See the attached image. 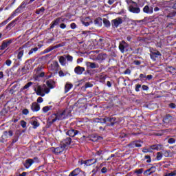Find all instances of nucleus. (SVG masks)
Masks as SVG:
<instances>
[{
    "label": "nucleus",
    "mask_w": 176,
    "mask_h": 176,
    "mask_svg": "<svg viewBox=\"0 0 176 176\" xmlns=\"http://www.w3.org/2000/svg\"><path fill=\"white\" fill-rule=\"evenodd\" d=\"M71 142H72V139L71 138H66L63 140L59 146L58 147H52V151L54 155H60L64 152L67 149L69 145H71Z\"/></svg>",
    "instance_id": "f257e3e1"
},
{
    "label": "nucleus",
    "mask_w": 176,
    "mask_h": 176,
    "mask_svg": "<svg viewBox=\"0 0 176 176\" xmlns=\"http://www.w3.org/2000/svg\"><path fill=\"white\" fill-rule=\"evenodd\" d=\"M56 115V120H64V119H67L68 116H71V111L67 109L63 111L57 112Z\"/></svg>",
    "instance_id": "f03ea898"
},
{
    "label": "nucleus",
    "mask_w": 176,
    "mask_h": 176,
    "mask_svg": "<svg viewBox=\"0 0 176 176\" xmlns=\"http://www.w3.org/2000/svg\"><path fill=\"white\" fill-rule=\"evenodd\" d=\"M31 64H32V60L29 59L25 62V65L21 69H18V72H22L21 75H25L30 72L31 68Z\"/></svg>",
    "instance_id": "7ed1b4c3"
},
{
    "label": "nucleus",
    "mask_w": 176,
    "mask_h": 176,
    "mask_svg": "<svg viewBox=\"0 0 176 176\" xmlns=\"http://www.w3.org/2000/svg\"><path fill=\"white\" fill-rule=\"evenodd\" d=\"M119 50L121 52V53H126L127 52H133V49L129 45L126 41H122L121 43L119 44Z\"/></svg>",
    "instance_id": "20e7f679"
},
{
    "label": "nucleus",
    "mask_w": 176,
    "mask_h": 176,
    "mask_svg": "<svg viewBox=\"0 0 176 176\" xmlns=\"http://www.w3.org/2000/svg\"><path fill=\"white\" fill-rule=\"evenodd\" d=\"M10 137H13V131L9 130L3 131V135L0 138V142L5 144L6 139L10 138Z\"/></svg>",
    "instance_id": "39448f33"
},
{
    "label": "nucleus",
    "mask_w": 176,
    "mask_h": 176,
    "mask_svg": "<svg viewBox=\"0 0 176 176\" xmlns=\"http://www.w3.org/2000/svg\"><path fill=\"white\" fill-rule=\"evenodd\" d=\"M19 52L16 56L17 60H19V62L15 63V65L12 67V69H16L17 67H20V61H22L23 56H24V50H23V47H19Z\"/></svg>",
    "instance_id": "423d86ee"
},
{
    "label": "nucleus",
    "mask_w": 176,
    "mask_h": 176,
    "mask_svg": "<svg viewBox=\"0 0 176 176\" xmlns=\"http://www.w3.org/2000/svg\"><path fill=\"white\" fill-rule=\"evenodd\" d=\"M98 162V160L97 158H92L87 160H81L80 162V164H85L86 167H89L90 166H93V164H96Z\"/></svg>",
    "instance_id": "0eeeda50"
},
{
    "label": "nucleus",
    "mask_w": 176,
    "mask_h": 176,
    "mask_svg": "<svg viewBox=\"0 0 176 176\" xmlns=\"http://www.w3.org/2000/svg\"><path fill=\"white\" fill-rule=\"evenodd\" d=\"M174 118L171 116V114H166L164 118H163V123L164 127H168L170 124H171V122H173V120Z\"/></svg>",
    "instance_id": "6e6552de"
},
{
    "label": "nucleus",
    "mask_w": 176,
    "mask_h": 176,
    "mask_svg": "<svg viewBox=\"0 0 176 176\" xmlns=\"http://www.w3.org/2000/svg\"><path fill=\"white\" fill-rule=\"evenodd\" d=\"M68 176H86V174L82 169L76 168L73 170Z\"/></svg>",
    "instance_id": "1a4fd4ad"
},
{
    "label": "nucleus",
    "mask_w": 176,
    "mask_h": 176,
    "mask_svg": "<svg viewBox=\"0 0 176 176\" xmlns=\"http://www.w3.org/2000/svg\"><path fill=\"white\" fill-rule=\"evenodd\" d=\"M36 160H38L37 157H34V159L28 158L23 163V164L25 168L28 169L30 167H31L33 163H35Z\"/></svg>",
    "instance_id": "9d476101"
},
{
    "label": "nucleus",
    "mask_w": 176,
    "mask_h": 176,
    "mask_svg": "<svg viewBox=\"0 0 176 176\" xmlns=\"http://www.w3.org/2000/svg\"><path fill=\"white\" fill-rule=\"evenodd\" d=\"M126 146L129 148L130 149H133V148H141L142 146V144H141V141L140 140H134L131 142H129Z\"/></svg>",
    "instance_id": "9b49d317"
},
{
    "label": "nucleus",
    "mask_w": 176,
    "mask_h": 176,
    "mask_svg": "<svg viewBox=\"0 0 176 176\" xmlns=\"http://www.w3.org/2000/svg\"><path fill=\"white\" fill-rule=\"evenodd\" d=\"M57 122V116L56 113H53L48 118V120L47 122V126L50 127L53 123Z\"/></svg>",
    "instance_id": "f8f14e48"
},
{
    "label": "nucleus",
    "mask_w": 176,
    "mask_h": 176,
    "mask_svg": "<svg viewBox=\"0 0 176 176\" xmlns=\"http://www.w3.org/2000/svg\"><path fill=\"white\" fill-rule=\"evenodd\" d=\"M13 42H14V39L12 38L3 41L1 43V45H0V50H5V49L11 45V43H13Z\"/></svg>",
    "instance_id": "ddd939ff"
},
{
    "label": "nucleus",
    "mask_w": 176,
    "mask_h": 176,
    "mask_svg": "<svg viewBox=\"0 0 176 176\" xmlns=\"http://www.w3.org/2000/svg\"><path fill=\"white\" fill-rule=\"evenodd\" d=\"M25 9V6H23L22 3L12 13V16L16 17L17 14L21 13L23 10Z\"/></svg>",
    "instance_id": "4468645a"
},
{
    "label": "nucleus",
    "mask_w": 176,
    "mask_h": 176,
    "mask_svg": "<svg viewBox=\"0 0 176 176\" xmlns=\"http://www.w3.org/2000/svg\"><path fill=\"white\" fill-rule=\"evenodd\" d=\"M25 9V6H23L22 3L12 13V16L16 17L17 14L21 13L23 10Z\"/></svg>",
    "instance_id": "2eb2a0df"
},
{
    "label": "nucleus",
    "mask_w": 176,
    "mask_h": 176,
    "mask_svg": "<svg viewBox=\"0 0 176 176\" xmlns=\"http://www.w3.org/2000/svg\"><path fill=\"white\" fill-rule=\"evenodd\" d=\"M63 46H64V43L58 44L54 46H50L48 48L45 49L44 50V52L45 53H50V52H52V50H54V49H58V47H63Z\"/></svg>",
    "instance_id": "dca6fc26"
},
{
    "label": "nucleus",
    "mask_w": 176,
    "mask_h": 176,
    "mask_svg": "<svg viewBox=\"0 0 176 176\" xmlns=\"http://www.w3.org/2000/svg\"><path fill=\"white\" fill-rule=\"evenodd\" d=\"M79 134H80V132L76 129H70L66 132V135H69V137L72 138H74L75 135H78Z\"/></svg>",
    "instance_id": "f3484780"
},
{
    "label": "nucleus",
    "mask_w": 176,
    "mask_h": 176,
    "mask_svg": "<svg viewBox=\"0 0 176 176\" xmlns=\"http://www.w3.org/2000/svg\"><path fill=\"white\" fill-rule=\"evenodd\" d=\"M107 120L109 122L107 126L111 127H113V126H115V124L117 123L116 118L115 117H107Z\"/></svg>",
    "instance_id": "a211bd4d"
},
{
    "label": "nucleus",
    "mask_w": 176,
    "mask_h": 176,
    "mask_svg": "<svg viewBox=\"0 0 176 176\" xmlns=\"http://www.w3.org/2000/svg\"><path fill=\"white\" fill-rule=\"evenodd\" d=\"M123 23V19H122L121 18H118L116 19H113L111 21V24L113 27H119V25H120V24Z\"/></svg>",
    "instance_id": "6ab92c4d"
},
{
    "label": "nucleus",
    "mask_w": 176,
    "mask_h": 176,
    "mask_svg": "<svg viewBox=\"0 0 176 176\" xmlns=\"http://www.w3.org/2000/svg\"><path fill=\"white\" fill-rule=\"evenodd\" d=\"M159 56H162V54L159 51L151 52L150 56L153 61H156V58H159Z\"/></svg>",
    "instance_id": "aec40b11"
},
{
    "label": "nucleus",
    "mask_w": 176,
    "mask_h": 176,
    "mask_svg": "<svg viewBox=\"0 0 176 176\" xmlns=\"http://www.w3.org/2000/svg\"><path fill=\"white\" fill-rule=\"evenodd\" d=\"M34 91L37 96H41V97H45V93H43V88H42V86L38 85L37 89L34 88Z\"/></svg>",
    "instance_id": "412c9836"
},
{
    "label": "nucleus",
    "mask_w": 176,
    "mask_h": 176,
    "mask_svg": "<svg viewBox=\"0 0 176 176\" xmlns=\"http://www.w3.org/2000/svg\"><path fill=\"white\" fill-rule=\"evenodd\" d=\"M30 108L32 112H38V111H41V105L36 102L32 103Z\"/></svg>",
    "instance_id": "4be33fe9"
},
{
    "label": "nucleus",
    "mask_w": 176,
    "mask_h": 176,
    "mask_svg": "<svg viewBox=\"0 0 176 176\" xmlns=\"http://www.w3.org/2000/svg\"><path fill=\"white\" fill-rule=\"evenodd\" d=\"M85 71L86 69L83 67L77 66L74 68V72L76 75H82Z\"/></svg>",
    "instance_id": "5701e85b"
},
{
    "label": "nucleus",
    "mask_w": 176,
    "mask_h": 176,
    "mask_svg": "<svg viewBox=\"0 0 176 176\" xmlns=\"http://www.w3.org/2000/svg\"><path fill=\"white\" fill-rule=\"evenodd\" d=\"M30 124L33 126V129H38V127H39L40 126V124L38 122V119H36L34 117L32 118V120L30 121Z\"/></svg>",
    "instance_id": "b1692460"
},
{
    "label": "nucleus",
    "mask_w": 176,
    "mask_h": 176,
    "mask_svg": "<svg viewBox=\"0 0 176 176\" xmlns=\"http://www.w3.org/2000/svg\"><path fill=\"white\" fill-rule=\"evenodd\" d=\"M143 12L144 13H146V14H152L153 13V8L146 5L143 8Z\"/></svg>",
    "instance_id": "393cba45"
},
{
    "label": "nucleus",
    "mask_w": 176,
    "mask_h": 176,
    "mask_svg": "<svg viewBox=\"0 0 176 176\" xmlns=\"http://www.w3.org/2000/svg\"><path fill=\"white\" fill-rule=\"evenodd\" d=\"M129 11L131 12V13L138 14V13H140V12H141V9H140V8H138V7H134L133 6H129Z\"/></svg>",
    "instance_id": "a878e982"
},
{
    "label": "nucleus",
    "mask_w": 176,
    "mask_h": 176,
    "mask_svg": "<svg viewBox=\"0 0 176 176\" xmlns=\"http://www.w3.org/2000/svg\"><path fill=\"white\" fill-rule=\"evenodd\" d=\"M58 60L60 65H62L63 67L67 65V59L65 58V56H59Z\"/></svg>",
    "instance_id": "bb28decb"
},
{
    "label": "nucleus",
    "mask_w": 176,
    "mask_h": 176,
    "mask_svg": "<svg viewBox=\"0 0 176 176\" xmlns=\"http://www.w3.org/2000/svg\"><path fill=\"white\" fill-rule=\"evenodd\" d=\"M60 20L61 18H57L56 19L54 20L51 23L50 29L52 30V28H54L56 25H58V24H60Z\"/></svg>",
    "instance_id": "cd10ccee"
},
{
    "label": "nucleus",
    "mask_w": 176,
    "mask_h": 176,
    "mask_svg": "<svg viewBox=\"0 0 176 176\" xmlns=\"http://www.w3.org/2000/svg\"><path fill=\"white\" fill-rule=\"evenodd\" d=\"M94 23L96 27H101L102 25V19L98 17L94 21Z\"/></svg>",
    "instance_id": "c85d7f7f"
},
{
    "label": "nucleus",
    "mask_w": 176,
    "mask_h": 176,
    "mask_svg": "<svg viewBox=\"0 0 176 176\" xmlns=\"http://www.w3.org/2000/svg\"><path fill=\"white\" fill-rule=\"evenodd\" d=\"M82 24L85 27H89L90 24H93V21H91V19L89 17H87L84 21H82Z\"/></svg>",
    "instance_id": "c756f323"
},
{
    "label": "nucleus",
    "mask_w": 176,
    "mask_h": 176,
    "mask_svg": "<svg viewBox=\"0 0 176 176\" xmlns=\"http://www.w3.org/2000/svg\"><path fill=\"white\" fill-rule=\"evenodd\" d=\"M46 85L49 89H54V85H56V82L53 80H48L46 81Z\"/></svg>",
    "instance_id": "7c9ffc66"
},
{
    "label": "nucleus",
    "mask_w": 176,
    "mask_h": 176,
    "mask_svg": "<svg viewBox=\"0 0 176 176\" xmlns=\"http://www.w3.org/2000/svg\"><path fill=\"white\" fill-rule=\"evenodd\" d=\"M107 57H108V55H107V54H99L97 56V60H98V61H104V60L107 59Z\"/></svg>",
    "instance_id": "2f4dec72"
},
{
    "label": "nucleus",
    "mask_w": 176,
    "mask_h": 176,
    "mask_svg": "<svg viewBox=\"0 0 176 176\" xmlns=\"http://www.w3.org/2000/svg\"><path fill=\"white\" fill-rule=\"evenodd\" d=\"M14 16H13V14H11V15L6 20L3 21V22H1L0 23V28L1 27H3L4 25H6V24L8 23V21H10V20H12V19H14Z\"/></svg>",
    "instance_id": "473e14b6"
},
{
    "label": "nucleus",
    "mask_w": 176,
    "mask_h": 176,
    "mask_svg": "<svg viewBox=\"0 0 176 176\" xmlns=\"http://www.w3.org/2000/svg\"><path fill=\"white\" fill-rule=\"evenodd\" d=\"M19 21V18H16L14 20L11 21L7 26L6 29L8 30V28H12L16 25V23Z\"/></svg>",
    "instance_id": "72a5a7b5"
},
{
    "label": "nucleus",
    "mask_w": 176,
    "mask_h": 176,
    "mask_svg": "<svg viewBox=\"0 0 176 176\" xmlns=\"http://www.w3.org/2000/svg\"><path fill=\"white\" fill-rule=\"evenodd\" d=\"M74 87V85L67 82L66 85H65V93H68L69 90H71Z\"/></svg>",
    "instance_id": "f704fd0d"
},
{
    "label": "nucleus",
    "mask_w": 176,
    "mask_h": 176,
    "mask_svg": "<svg viewBox=\"0 0 176 176\" xmlns=\"http://www.w3.org/2000/svg\"><path fill=\"white\" fill-rule=\"evenodd\" d=\"M137 80H140V82H145L146 80V75L140 74L139 78L135 80V82H137Z\"/></svg>",
    "instance_id": "c9c22d12"
},
{
    "label": "nucleus",
    "mask_w": 176,
    "mask_h": 176,
    "mask_svg": "<svg viewBox=\"0 0 176 176\" xmlns=\"http://www.w3.org/2000/svg\"><path fill=\"white\" fill-rule=\"evenodd\" d=\"M87 66L89 67V68H91V69L99 68V67H100L98 65V64H96V63H91V62H87Z\"/></svg>",
    "instance_id": "e433bc0d"
},
{
    "label": "nucleus",
    "mask_w": 176,
    "mask_h": 176,
    "mask_svg": "<svg viewBox=\"0 0 176 176\" xmlns=\"http://www.w3.org/2000/svg\"><path fill=\"white\" fill-rule=\"evenodd\" d=\"M152 168H155V167L151 166L150 168L146 170L144 172V175H151L153 174V173H155V171H152Z\"/></svg>",
    "instance_id": "4c0bfd02"
},
{
    "label": "nucleus",
    "mask_w": 176,
    "mask_h": 176,
    "mask_svg": "<svg viewBox=\"0 0 176 176\" xmlns=\"http://www.w3.org/2000/svg\"><path fill=\"white\" fill-rule=\"evenodd\" d=\"M103 24L107 28H109V27H111V22L107 18L103 19Z\"/></svg>",
    "instance_id": "58836bf2"
},
{
    "label": "nucleus",
    "mask_w": 176,
    "mask_h": 176,
    "mask_svg": "<svg viewBox=\"0 0 176 176\" xmlns=\"http://www.w3.org/2000/svg\"><path fill=\"white\" fill-rule=\"evenodd\" d=\"M35 13L36 14H40L41 16H42V14L45 13V7H41V8L37 9Z\"/></svg>",
    "instance_id": "ea45409f"
},
{
    "label": "nucleus",
    "mask_w": 176,
    "mask_h": 176,
    "mask_svg": "<svg viewBox=\"0 0 176 176\" xmlns=\"http://www.w3.org/2000/svg\"><path fill=\"white\" fill-rule=\"evenodd\" d=\"M52 106H45L43 107L42 110L44 113H47V112H49L50 109H52Z\"/></svg>",
    "instance_id": "a19ab883"
},
{
    "label": "nucleus",
    "mask_w": 176,
    "mask_h": 176,
    "mask_svg": "<svg viewBox=\"0 0 176 176\" xmlns=\"http://www.w3.org/2000/svg\"><path fill=\"white\" fill-rule=\"evenodd\" d=\"M65 58L67 59V61H69V63H72V61H74V57H72V56L68 54V55H64Z\"/></svg>",
    "instance_id": "79ce46f5"
},
{
    "label": "nucleus",
    "mask_w": 176,
    "mask_h": 176,
    "mask_svg": "<svg viewBox=\"0 0 176 176\" xmlns=\"http://www.w3.org/2000/svg\"><path fill=\"white\" fill-rule=\"evenodd\" d=\"M167 71L170 74H174V72H175V68L173 67V66H169L167 67Z\"/></svg>",
    "instance_id": "37998d69"
},
{
    "label": "nucleus",
    "mask_w": 176,
    "mask_h": 176,
    "mask_svg": "<svg viewBox=\"0 0 176 176\" xmlns=\"http://www.w3.org/2000/svg\"><path fill=\"white\" fill-rule=\"evenodd\" d=\"M97 120H100V121H98L97 122L98 123H107V117H105L104 118H96Z\"/></svg>",
    "instance_id": "c03bdc74"
},
{
    "label": "nucleus",
    "mask_w": 176,
    "mask_h": 176,
    "mask_svg": "<svg viewBox=\"0 0 176 176\" xmlns=\"http://www.w3.org/2000/svg\"><path fill=\"white\" fill-rule=\"evenodd\" d=\"M30 86H32V82H28L26 85L23 86L22 90H25L26 89L30 87Z\"/></svg>",
    "instance_id": "a18cd8bd"
},
{
    "label": "nucleus",
    "mask_w": 176,
    "mask_h": 176,
    "mask_svg": "<svg viewBox=\"0 0 176 176\" xmlns=\"http://www.w3.org/2000/svg\"><path fill=\"white\" fill-rule=\"evenodd\" d=\"M157 160H160L161 159H163V153L162 152L157 153Z\"/></svg>",
    "instance_id": "49530a36"
},
{
    "label": "nucleus",
    "mask_w": 176,
    "mask_h": 176,
    "mask_svg": "<svg viewBox=\"0 0 176 176\" xmlns=\"http://www.w3.org/2000/svg\"><path fill=\"white\" fill-rule=\"evenodd\" d=\"M35 52H38V47L32 48L28 52L29 56H31V54H32Z\"/></svg>",
    "instance_id": "de8ad7c7"
},
{
    "label": "nucleus",
    "mask_w": 176,
    "mask_h": 176,
    "mask_svg": "<svg viewBox=\"0 0 176 176\" xmlns=\"http://www.w3.org/2000/svg\"><path fill=\"white\" fill-rule=\"evenodd\" d=\"M100 170V167L96 166L91 171L93 175H96L97 173H98V170Z\"/></svg>",
    "instance_id": "09e8293b"
},
{
    "label": "nucleus",
    "mask_w": 176,
    "mask_h": 176,
    "mask_svg": "<svg viewBox=\"0 0 176 176\" xmlns=\"http://www.w3.org/2000/svg\"><path fill=\"white\" fill-rule=\"evenodd\" d=\"M45 76V72H41V74H39L38 75L35 76V80H38V78H43Z\"/></svg>",
    "instance_id": "8fccbe9b"
},
{
    "label": "nucleus",
    "mask_w": 176,
    "mask_h": 176,
    "mask_svg": "<svg viewBox=\"0 0 176 176\" xmlns=\"http://www.w3.org/2000/svg\"><path fill=\"white\" fill-rule=\"evenodd\" d=\"M102 155V150L97 151L96 153H93L94 156H101Z\"/></svg>",
    "instance_id": "3c124183"
},
{
    "label": "nucleus",
    "mask_w": 176,
    "mask_h": 176,
    "mask_svg": "<svg viewBox=\"0 0 176 176\" xmlns=\"http://www.w3.org/2000/svg\"><path fill=\"white\" fill-rule=\"evenodd\" d=\"M142 173H144V168L136 169L135 170V173L138 175L142 174Z\"/></svg>",
    "instance_id": "603ef678"
},
{
    "label": "nucleus",
    "mask_w": 176,
    "mask_h": 176,
    "mask_svg": "<svg viewBox=\"0 0 176 176\" xmlns=\"http://www.w3.org/2000/svg\"><path fill=\"white\" fill-rule=\"evenodd\" d=\"M168 3V1H162L161 3H160V5H162V8H167V4Z\"/></svg>",
    "instance_id": "864d4df0"
},
{
    "label": "nucleus",
    "mask_w": 176,
    "mask_h": 176,
    "mask_svg": "<svg viewBox=\"0 0 176 176\" xmlns=\"http://www.w3.org/2000/svg\"><path fill=\"white\" fill-rule=\"evenodd\" d=\"M67 74H68V73H64V72H63L62 70H60V71H59L58 72V75H59V76H60V78H63V77H64V76H67Z\"/></svg>",
    "instance_id": "5fc2aeb1"
},
{
    "label": "nucleus",
    "mask_w": 176,
    "mask_h": 176,
    "mask_svg": "<svg viewBox=\"0 0 176 176\" xmlns=\"http://www.w3.org/2000/svg\"><path fill=\"white\" fill-rule=\"evenodd\" d=\"M163 145L162 144H155V151H162Z\"/></svg>",
    "instance_id": "6e6d98bb"
},
{
    "label": "nucleus",
    "mask_w": 176,
    "mask_h": 176,
    "mask_svg": "<svg viewBox=\"0 0 176 176\" xmlns=\"http://www.w3.org/2000/svg\"><path fill=\"white\" fill-rule=\"evenodd\" d=\"M142 152L144 153H152V152H153V151L152 150H151L150 148H143Z\"/></svg>",
    "instance_id": "4d7b16f0"
},
{
    "label": "nucleus",
    "mask_w": 176,
    "mask_h": 176,
    "mask_svg": "<svg viewBox=\"0 0 176 176\" xmlns=\"http://www.w3.org/2000/svg\"><path fill=\"white\" fill-rule=\"evenodd\" d=\"M17 141H19V135L14 136V138L12 139V145L13 144H16Z\"/></svg>",
    "instance_id": "13d9d810"
},
{
    "label": "nucleus",
    "mask_w": 176,
    "mask_h": 176,
    "mask_svg": "<svg viewBox=\"0 0 176 176\" xmlns=\"http://www.w3.org/2000/svg\"><path fill=\"white\" fill-rule=\"evenodd\" d=\"M176 175V170H173L169 173H166L164 176H175Z\"/></svg>",
    "instance_id": "bf43d9fd"
},
{
    "label": "nucleus",
    "mask_w": 176,
    "mask_h": 176,
    "mask_svg": "<svg viewBox=\"0 0 176 176\" xmlns=\"http://www.w3.org/2000/svg\"><path fill=\"white\" fill-rule=\"evenodd\" d=\"M175 138H169L168 140V144H175Z\"/></svg>",
    "instance_id": "052dcab7"
},
{
    "label": "nucleus",
    "mask_w": 176,
    "mask_h": 176,
    "mask_svg": "<svg viewBox=\"0 0 176 176\" xmlns=\"http://www.w3.org/2000/svg\"><path fill=\"white\" fill-rule=\"evenodd\" d=\"M21 127H23V129H25V127H27V122H25L24 120H21Z\"/></svg>",
    "instance_id": "680f3d73"
},
{
    "label": "nucleus",
    "mask_w": 176,
    "mask_h": 176,
    "mask_svg": "<svg viewBox=\"0 0 176 176\" xmlns=\"http://www.w3.org/2000/svg\"><path fill=\"white\" fill-rule=\"evenodd\" d=\"M144 159H147L146 163H151V162H152V159L151 158V155H145Z\"/></svg>",
    "instance_id": "e2e57ef3"
},
{
    "label": "nucleus",
    "mask_w": 176,
    "mask_h": 176,
    "mask_svg": "<svg viewBox=\"0 0 176 176\" xmlns=\"http://www.w3.org/2000/svg\"><path fill=\"white\" fill-rule=\"evenodd\" d=\"M6 65L10 67L12 65V60L10 59H7L5 63Z\"/></svg>",
    "instance_id": "0e129e2a"
},
{
    "label": "nucleus",
    "mask_w": 176,
    "mask_h": 176,
    "mask_svg": "<svg viewBox=\"0 0 176 176\" xmlns=\"http://www.w3.org/2000/svg\"><path fill=\"white\" fill-rule=\"evenodd\" d=\"M22 113L23 115H28V113H30V111H28V109H24L22 111Z\"/></svg>",
    "instance_id": "69168bd1"
},
{
    "label": "nucleus",
    "mask_w": 176,
    "mask_h": 176,
    "mask_svg": "<svg viewBox=\"0 0 176 176\" xmlns=\"http://www.w3.org/2000/svg\"><path fill=\"white\" fill-rule=\"evenodd\" d=\"M89 87H93V84L88 82L85 83V89H89Z\"/></svg>",
    "instance_id": "338daca9"
},
{
    "label": "nucleus",
    "mask_w": 176,
    "mask_h": 176,
    "mask_svg": "<svg viewBox=\"0 0 176 176\" xmlns=\"http://www.w3.org/2000/svg\"><path fill=\"white\" fill-rule=\"evenodd\" d=\"M140 89H141V85L140 84L135 85V91L137 92L140 91Z\"/></svg>",
    "instance_id": "774afa93"
}]
</instances>
